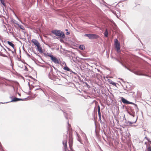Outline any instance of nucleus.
Instances as JSON below:
<instances>
[{
  "label": "nucleus",
  "mask_w": 151,
  "mask_h": 151,
  "mask_svg": "<svg viewBox=\"0 0 151 151\" xmlns=\"http://www.w3.org/2000/svg\"><path fill=\"white\" fill-rule=\"evenodd\" d=\"M52 32L56 36H59L60 37L63 38L65 37L64 33L60 30H54L52 31Z\"/></svg>",
  "instance_id": "nucleus-1"
},
{
  "label": "nucleus",
  "mask_w": 151,
  "mask_h": 151,
  "mask_svg": "<svg viewBox=\"0 0 151 151\" xmlns=\"http://www.w3.org/2000/svg\"><path fill=\"white\" fill-rule=\"evenodd\" d=\"M114 44L115 45V47L117 50V52L119 53L120 52L119 50L120 48V44L119 42V41L117 39H115L114 40Z\"/></svg>",
  "instance_id": "nucleus-2"
},
{
  "label": "nucleus",
  "mask_w": 151,
  "mask_h": 151,
  "mask_svg": "<svg viewBox=\"0 0 151 151\" xmlns=\"http://www.w3.org/2000/svg\"><path fill=\"white\" fill-rule=\"evenodd\" d=\"M85 36L88 37L90 39H93L98 38L99 36L96 34H86L84 35Z\"/></svg>",
  "instance_id": "nucleus-3"
},
{
  "label": "nucleus",
  "mask_w": 151,
  "mask_h": 151,
  "mask_svg": "<svg viewBox=\"0 0 151 151\" xmlns=\"http://www.w3.org/2000/svg\"><path fill=\"white\" fill-rule=\"evenodd\" d=\"M48 56L50 57L51 60L55 63H59V59H58L53 55H49Z\"/></svg>",
  "instance_id": "nucleus-4"
},
{
  "label": "nucleus",
  "mask_w": 151,
  "mask_h": 151,
  "mask_svg": "<svg viewBox=\"0 0 151 151\" xmlns=\"http://www.w3.org/2000/svg\"><path fill=\"white\" fill-rule=\"evenodd\" d=\"M43 92V90L41 89L40 88H39L38 89H37L36 90V93L37 94H36L33 95H32V96L33 98H35L37 95H38V93H42Z\"/></svg>",
  "instance_id": "nucleus-5"
},
{
  "label": "nucleus",
  "mask_w": 151,
  "mask_h": 151,
  "mask_svg": "<svg viewBox=\"0 0 151 151\" xmlns=\"http://www.w3.org/2000/svg\"><path fill=\"white\" fill-rule=\"evenodd\" d=\"M68 143L70 149L71 150H72V149H73L72 146L73 143V138L70 137L69 138Z\"/></svg>",
  "instance_id": "nucleus-6"
},
{
  "label": "nucleus",
  "mask_w": 151,
  "mask_h": 151,
  "mask_svg": "<svg viewBox=\"0 0 151 151\" xmlns=\"http://www.w3.org/2000/svg\"><path fill=\"white\" fill-rule=\"evenodd\" d=\"M32 42L37 46L40 44L39 42L36 39H32Z\"/></svg>",
  "instance_id": "nucleus-7"
},
{
  "label": "nucleus",
  "mask_w": 151,
  "mask_h": 151,
  "mask_svg": "<svg viewBox=\"0 0 151 151\" xmlns=\"http://www.w3.org/2000/svg\"><path fill=\"white\" fill-rule=\"evenodd\" d=\"M37 47L38 51L40 53H42L43 51L42 47L40 46V44L37 46Z\"/></svg>",
  "instance_id": "nucleus-8"
},
{
  "label": "nucleus",
  "mask_w": 151,
  "mask_h": 151,
  "mask_svg": "<svg viewBox=\"0 0 151 151\" xmlns=\"http://www.w3.org/2000/svg\"><path fill=\"white\" fill-rule=\"evenodd\" d=\"M7 43L10 46H11L13 48H14L15 47L14 45L11 42L9 41H7Z\"/></svg>",
  "instance_id": "nucleus-9"
},
{
  "label": "nucleus",
  "mask_w": 151,
  "mask_h": 151,
  "mask_svg": "<svg viewBox=\"0 0 151 151\" xmlns=\"http://www.w3.org/2000/svg\"><path fill=\"white\" fill-rule=\"evenodd\" d=\"M122 101L124 103H126V104H129V102L127 101L126 99H125L122 98Z\"/></svg>",
  "instance_id": "nucleus-10"
},
{
  "label": "nucleus",
  "mask_w": 151,
  "mask_h": 151,
  "mask_svg": "<svg viewBox=\"0 0 151 151\" xmlns=\"http://www.w3.org/2000/svg\"><path fill=\"white\" fill-rule=\"evenodd\" d=\"M108 82L109 83L111 84L112 85L114 86H116V84L115 83L113 82L112 81L110 80H108Z\"/></svg>",
  "instance_id": "nucleus-11"
},
{
  "label": "nucleus",
  "mask_w": 151,
  "mask_h": 151,
  "mask_svg": "<svg viewBox=\"0 0 151 151\" xmlns=\"http://www.w3.org/2000/svg\"><path fill=\"white\" fill-rule=\"evenodd\" d=\"M79 48L80 49L83 50H84L85 49L84 46L83 45H81L79 46Z\"/></svg>",
  "instance_id": "nucleus-12"
},
{
  "label": "nucleus",
  "mask_w": 151,
  "mask_h": 151,
  "mask_svg": "<svg viewBox=\"0 0 151 151\" xmlns=\"http://www.w3.org/2000/svg\"><path fill=\"white\" fill-rule=\"evenodd\" d=\"M104 36L106 37H107L108 36V32L107 29H106L104 33Z\"/></svg>",
  "instance_id": "nucleus-13"
},
{
  "label": "nucleus",
  "mask_w": 151,
  "mask_h": 151,
  "mask_svg": "<svg viewBox=\"0 0 151 151\" xmlns=\"http://www.w3.org/2000/svg\"><path fill=\"white\" fill-rule=\"evenodd\" d=\"M16 24H17L19 27L20 28V29H24V27L22 25H19V24H18L17 23H15Z\"/></svg>",
  "instance_id": "nucleus-14"
},
{
  "label": "nucleus",
  "mask_w": 151,
  "mask_h": 151,
  "mask_svg": "<svg viewBox=\"0 0 151 151\" xmlns=\"http://www.w3.org/2000/svg\"><path fill=\"white\" fill-rule=\"evenodd\" d=\"M20 100H21V99H19L17 98H14L13 99V100H12V101H16Z\"/></svg>",
  "instance_id": "nucleus-15"
},
{
  "label": "nucleus",
  "mask_w": 151,
  "mask_h": 151,
  "mask_svg": "<svg viewBox=\"0 0 151 151\" xmlns=\"http://www.w3.org/2000/svg\"><path fill=\"white\" fill-rule=\"evenodd\" d=\"M63 69L64 70L68 71H70V69L67 66L64 67L63 68Z\"/></svg>",
  "instance_id": "nucleus-16"
},
{
  "label": "nucleus",
  "mask_w": 151,
  "mask_h": 151,
  "mask_svg": "<svg viewBox=\"0 0 151 151\" xmlns=\"http://www.w3.org/2000/svg\"><path fill=\"white\" fill-rule=\"evenodd\" d=\"M1 1V3L2 4H3V5L5 7L6 4H5V1Z\"/></svg>",
  "instance_id": "nucleus-17"
},
{
  "label": "nucleus",
  "mask_w": 151,
  "mask_h": 151,
  "mask_svg": "<svg viewBox=\"0 0 151 151\" xmlns=\"http://www.w3.org/2000/svg\"><path fill=\"white\" fill-rule=\"evenodd\" d=\"M98 113H100V108L99 105H98Z\"/></svg>",
  "instance_id": "nucleus-18"
},
{
  "label": "nucleus",
  "mask_w": 151,
  "mask_h": 151,
  "mask_svg": "<svg viewBox=\"0 0 151 151\" xmlns=\"http://www.w3.org/2000/svg\"><path fill=\"white\" fill-rule=\"evenodd\" d=\"M99 115V119L100 120V121H101V113H98Z\"/></svg>",
  "instance_id": "nucleus-19"
},
{
  "label": "nucleus",
  "mask_w": 151,
  "mask_h": 151,
  "mask_svg": "<svg viewBox=\"0 0 151 151\" xmlns=\"http://www.w3.org/2000/svg\"><path fill=\"white\" fill-rule=\"evenodd\" d=\"M147 151H151V147L150 146L148 147L147 149Z\"/></svg>",
  "instance_id": "nucleus-20"
},
{
  "label": "nucleus",
  "mask_w": 151,
  "mask_h": 151,
  "mask_svg": "<svg viewBox=\"0 0 151 151\" xmlns=\"http://www.w3.org/2000/svg\"><path fill=\"white\" fill-rule=\"evenodd\" d=\"M136 120H136V121H134V122H129V124H132L133 123H135L136 121Z\"/></svg>",
  "instance_id": "nucleus-21"
},
{
  "label": "nucleus",
  "mask_w": 151,
  "mask_h": 151,
  "mask_svg": "<svg viewBox=\"0 0 151 151\" xmlns=\"http://www.w3.org/2000/svg\"><path fill=\"white\" fill-rule=\"evenodd\" d=\"M137 75H144V76H146V75H145L142 74L140 73H137Z\"/></svg>",
  "instance_id": "nucleus-22"
},
{
  "label": "nucleus",
  "mask_w": 151,
  "mask_h": 151,
  "mask_svg": "<svg viewBox=\"0 0 151 151\" xmlns=\"http://www.w3.org/2000/svg\"><path fill=\"white\" fill-rule=\"evenodd\" d=\"M129 114H130V115H132V116H133V117H134V114H131V113H129Z\"/></svg>",
  "instance_id": "nucleus-23"
},
{
  "label": "nucleus",
  "mask_w": 151,
  "mask_h": 151,
  "mask_svg": "<svg viewBox=\"0 0 151 151\" xmlns=\"http://www.w3.org/2000/svg\"><path fill=\"white\" fill-rule=\"evenodd\" d=\"M70 33H69L68 32H67L66 33V34L67 35H68Z\"/></svg>",
  "instance_id": "nucleus-24"
},
{
  "label": "nucleus",
  "mask_w": 151,
  "mask_h": 151,
  "mask_svg": "<svg viewBox=\"0 0 151 151\" xmlns=\"http://www.w3.org/2000/svg\"><path fill=\"white\" fill-rule=\"evenodd\" d=\"M7 49L9 50H10V49L9 48H7Z\"/></svg>",
  "instance_id": "nucleus-25"
},
{
  "label": "nucleus",
  "mask_w": 151,
  "mask_h": 151,
  "mask_svg": "<svg viewBox=\"0 0 151 151\" xmlns=\"http://www.w3.org/2000/svg\"><path fill=\"white\" fill-rule=\"evenodd\" d=\"M80 142H81V141H80V139H79L78 140Z\"/></svg>",
  "instance_id": "nucleus-26"
},
{
  "label": "nucleus",
  "mask_w": 151,
  "mask_h": 151,
  "mask_svg": "<svg viewBox=\"0 0 151 151\" xmlns=\"http://www.w3.org/2000/svg\"><path fill=\"white\" fill-rule=\"evenodd\" d=\"M66 31H68V29H66Z\"/></svg>",
  "instance_id": "nucleus-27"
}]
</instances>
